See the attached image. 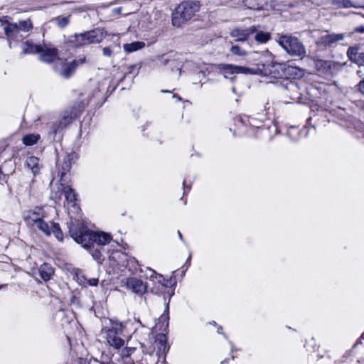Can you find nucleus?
Segmentation results:
<instances>
[{
  "mask_svg": "<svg viewBox=\"0 0 364 364\" xmlns=\"http://www.w3.org/2000/svg\"><path fill=\"white\" fill-rule=\"evenodd\" d=\"M200 4L197 0H186L179 4L172 14V23L179 27L189 21L196 12L199 11Z\"/></svg>",
  "mask_w": 364,
  "mask_h": 364,
  "instance_id": "obj_1",
  "label": "nucleus"
},
{
  "mask_svg": "<svg viewBox=\"0 0 364 364\" xmlns=\"http://www.w3.org/2000/svg\"><path fill=\"white\" fill-rule=\"evenodd\" d=\"M33 29V23L30 18L20 21L18 23L4 26L5 35L9 39L21 41L29 36Z\"/></svg>",
  "mask_w": 364,
  "mask_h": 364,
  "instance_id": "obj_2",
  "label": "nucleus"
},
{
  "mask_svg": "<svg viewBox=\"0 0 364 364\" xmlns=\"http://www.w3.org/2000/svg\"><path fill=\"white\" fill-rule=\"evenodd\" d=\"M104 38L102 30L97 28L70 36L69 41L75 47H81L91 43H100Z\"/></svg>",
  "mask_w": 364,
  "mask_h": 364,
  "instance_id": "obj_3",
  "label": "nucleus"
},
{
  "mask_svg": "<svg viewBox=\"0 0 364 364\" xmlns=\"http://www.w3.org/2000/svg\"><path fill=\"white\" fill-rule=\"evenodd\" d=\"M277 42L289 55L302 57L306 54L304 46L296 37L282 35L279 37Z\"/></svg>",
  "mask_w": 364,
  "mask_h": 364,
  "instance_id": "obj_4",
  "label": "nucleus"
},
{
  "mask_svg": "<svg viewBox=\"0 0 364 364\" xmlns=\"http://www.w3.org/2000/svg\"><path fill=\"white\" fill-rule=\"evenodd\" d=\"M68 232L70 237L78 244H81L83 247L85 243V235L90 233V230L82 222L77 220H70L67 223Z\"/></svg>",
  "mask_w": 364,
  "mask_h": 364,
  "instance_id": "obj_5",
  "label": "nucleus"
},
{
  "mask_svg": "<svg viewBox=\"0 0 364 364\" xmlns=\"http://www.w3.org/2000/svg\"><path fill=\"white\" fill-rule=\"evenodd\" d=\"M86 240L84 247H90L91 245H97V247L105 245L109 243L111 240V235L104 232H93L90 230V233L85 235Z\"/></svg>",
  "mask_w": 364,
  "mask_h": 364,
  "instance_id": "obj_6",
  "label": "nucleus"
},
{
  "mask_svg": "<svg viewBox=\"0 0 364 364\" xmlns=\"http://www.w3.org/2000/svg\"><path fill=\"white\" fill-rule=\"evenodd\" d=\"M46 217V212L42 207H36L33 210L25 211L23 218L28 226L36 225Z\"/></svg>",
  "mask_w": 364,
  "mask_h": 364,
  "instance_id": "obj_7",
  "label": "nucleus"
},
{
  "mask_svg": "<svg viewBox=\"0 0 364 364\" xmlns=\"http://www.w3.org/2000/svg\"><path fill=\"white\" fill-rule=\"evenodd\" d=\"M345 38L343 33H327L318 38L316 42L317 46L328 48L336 46Z\"/></svg>",
  "mask_w": 364,
  "mask_h": 364,
  "instance_id": "obj_8",
  "label": "nucleus"
},
{
  "mask_svg": "<svg viewBox=\"0 0 364 364\" xmlns=\"http://www.w3.org/2000/svg\"><path fill=\"white\" fill-rule=\"evenodd\" d=\"M218 68L220 70L223 71L225 74H245V75H256L257 70L254 68L247 67L239 66L232 64H220Z\"/></svg>",
  "mask_w": 364,
  "mask_h": 364,
  "instance_id": "obj_9",
  "label": "nucleus"
},
{
  "mask_svg": "<svg viewBox=\"0 0 364 364\" xmlns=\"http://www.w3.org/2000/svg\"><path fill=\"white\" fill-rule=\"evenodd\" d=\"M85 62V58L84 57L78 60L75 59L70 63H60V70H58V68H56V71L60 76L65 78H69L73 75L76 68L78 65L83 64Z\"/></svg>",
  "mask_w": 364,
  "mask_h": 364,
  "instance_id": "obj_10",
  "label": "nucleus"
},
{
  "mask_svg": "<svg viewBox=\"0 0 364 364\" xmlns=\"http://www.w3.org/2000/svg\"><path fill=\"white\" fill-rule=\"evenodd\" d=\"M125 286L128 289L137 294H143L146 291V285L142 280L135 277L127 278Z\"/></svg>",
  "mask_w": 364,
  "mask_h": 364,
  "instance_id": "obj_11",
  "label": "nucleus"
},
{
  "mask_svg": "<svg viewBox=\"0 0 364 364\" xmlns=\"http://www.w3.org/2000/svg\"><path fill=\"white\" fill-rule=\"evenodd\" d=\"M346 55L352 63L358 65V68L364 67V52H360L359 47H349L347 50Z\"/></svg>",
  "mask_w": 364,
  "mask_h": 364,
  "instance_id": "obj_12",
  "label": "nucleus"
},
{
  "mask_svg": "<svg viewBox=\"0 0 364 364\" xmlns=\"http://www.w3.org/2000/svg\"><path fill=\"white\" fill-rule=\"evenodd\" d=\"M106 338L109 346L118 349L124 346V341L118 336L117 328L112 327L106 331Z\"/></svg>",
  "mask_w": 364,
  "mask_h": 364,
  "instance_id": "obj_13",
  "label": "nucleus"
},
{
  "mask_svg": "<svg viewBox=\"0 0 364 364\" xmlns=\"http://www.w3.org/2000/svg\"><path fill=\"white\" fill-rule=\"evenodd\" d=\"M257 32V26H252L250 28L242 29V28H235L233 29L230 35L232 38H235L236 41L242 42L245 41L248 37Z\"/></svg>",
  "mask_w": 364,
  "mask_h": 364,
  "instance_id": "obj_14",
  "label": "nucleus"
},
{
  "mask_svg": "<svg viewBox=\"0 0 364 364\" xmlns=\"http://www.w3.org/2000/svg\"><path fill=\"white\" fill-rule=\"evenodd\" d=\"M62 194H64L66 200L70 203H73L75 205L76 199V194L74 190L69 186H65L63 187L62 190L60 191L55 193L53 196L52 194L51 197L55 199H60Z\"/></svg>",
  "mask_w": 364,
  "mask_h": 364,
  "instance_id": "obj_15",
  "label": "nucleus"
},
{
  "mask_svg": "<svg viewBox=\"0 0 364 364\" xmlns=\"http://www.w3.org/2000/svg\"><path fill=\"white\" fill-rule=\"evenodd\" d=\"M336 63L331 60H316L315 67L318 72L321 74H327L331 73V70L335 67Z\"/></svg>",
  "mask_w": 364,
  "mask_h": 364,
  "instance_id": "obj_16",
  "label": "nucleus"
},
{
  "mask_svg": "<svg viewBox=\"0 0 364 364\" xmlns=\"http://www.w3.org/2000/svg\"><path fill=\"white\" fill-rule=\"evenodd\" d=\"M39 53L41 61L50 63L56 59L58 52L56 48H43V51Z\"/></svg>",
  "mask_w": 364,
  "mask_h": 364,
  "instance_id": "obj_17",
  "label": "nucleus"
},
{
  "mask_svg": "<svg viewBox=\"0 0 364 364\" xmlns=\"http://www.w3.org/2000/svg\"><path fill=\"white\" fill-rule=\"evenodd\" d=\"M43 51V47L41 45L33 44L27 41L22 44V53L23 54L39 53Z\"/></svg>",
  "mask_w": 364,
  "mask_h": 364,
  "instance_id": "obj_18",
  "label": "nucleus"
},
{
  "mask_svg": "<svg viewBox=\"0 0 364 364\" xmlns=\"http://www.w3.org/2000/svg\"><path fill=\"white\" fill-rule=\"evenodd\" d=\"M38 273L41 278L45 282H47L52 278L54 274V269L50 264L43 263L38 268Z\"/></svg>",
  "mask_w": 364,
  "mask_h": 364,
  "instance_id": "obj_19",
  "label": "nucleus"
},
{
  "mask_svg": "<svg viewBox=\"0 0 364 364\" xmlns=\"http://www.w3.org/2000/svg\"><path fill=\"white\" fill-rule=\"evenodd\" d=\"M26 166L32 171L33 175H36L39 173V159L31 156L27 158L26 161Z\"/></svg>",
  "mask_w": 364,
  "mask_h": 364,
  "instance_id": "obj_20",
  "label": "nucleus"
},
{
  "mask_svg": "<svg viewBox=\"0 0 364 364\" xmlns=\"http://www.w3.org/2000/svg\"><path fill=\"white\" fill-rule=\"evenodd\" d=\"M73 112L71 109L65 110L60 115L58 121L61 124V125L65 128L67 127L68 125L72 123L73 122Z\"/></svg>",
  "mask_w": 364,
  "mask_h": 364,
  "instance_id": "obj_21",
  "label": "nucleus"
},
{
  "mask_svg": "<svg viewBox=\"0 0 364 364\" xmlns=\"http://www.w3.org/2000/svg\"><path fill=\"white\" fill-rule=\"evenodd\" d=\"M87 248L90 250V252L95 260H96L99 264H102L103 262L105 257L102 254L101 247L97 246L95 247V245H91Z\"/></svg>",
  "mask_w": 364,
  "mask_h": 364,
  "instance_id": "obj_22",
  "label": "nucleus"
},
{
  "mask_svg": "<svg viewBox=\"0 0 364 364\" xmlns=\"http://www.w3.org/2000/svg\"><path fill=\"white\" fill-rule=\"evenodd\" d=\"M169 301L166 304V307L164 314L160 316L159 318V323H162V326L160 327V330L161 329L162 326H164V331L168 328V321H169Z\"/></svg>",
  "mask_w": 364,
  "mask_h": 364,
  "instance_id": "obj_23",
  "label": "nucleus"
},
{
  "mask_svg": "<svg viewBox=\"0 0 364 364\" xmlns=\"http://www.w3.org/2000/svg\"><path fill=\"white\" fill-rule=\"evenodd\" d=\"M145 46L144 42L135 41L131 43H126L124 45V49L127 53L136 51L142 48Z\"/></svg>",
  "mask_w": 364,
  "mask_h": 364,
  "instance_id": "obj_24",
  "label": "nucleus"
},
{
  "mask_svg": "<svg viewBox=\"0 0 364 364\" xmlns=\"http://www.w3.org/2000/svg\"><path fill=\"white\" fill-rule=\"evenodd\" d=\"M255 33V40L259 43H265L271 38V33L269 32L258 31Z\"/></svg>",
  "mask_w": 364,
  "mask_h": 364,
  "instance_id": "obj_25",
  "label": "nucleus"
},
{
  "mask_svg": "<svg viewBox=\"0 0 364 364\" xmlns=\"http://www.w3.org/2000/svg\"><path fill=\"white\" fill-rule=\"evenodd\" d=\"M71 168V159L70 155H67L64 157L62 164H61V181L63 180V178L66 174V173Z\"/></svg>",
  "mask_w": 364,
  "mask_h": 364,
  "instance_id": "obj_26",
  "label": "nucleus"
},
{
  "mask_svg": "<svg viewBox=\"0 0 364 364\" xmlns=\"http://www.w3.org/2000/svg\"><path fill=\"white\" fill-rule=\"evenodd\" d=\"M36 226L46 235H51L52 223L48 224L42 219Z\"/></svg>",
  "mask_w": 364,
  "mask_h": 364,
  "instance_id": "obj_27",
  "label": "nucleus"
},
{
  "mask_svg": "<svg viewBox=\"0 0 364 364\" xmlns=\"http://www.w3.org/2000/svg\"><path fill=\"white\" fill-rule=\"evenodd\" d=\"M167 338L164 333H159L156 336V343L159 345L160 351H165L166 349Z\"/></svg>",
  "mask_w": 364,
  "mask_h": 364,
  "instance_id": "obj_28",
  "label": "nucleus"
},
{
  "mask_svg": "<svg viewBox=\"0 0 364 364\" xmlns=\"http://www.w3.org/2000/svg\"><path fill=\"white\" fill-rule=\"evenodd\" d=\"M39 139L40 136L38 134H28L23 137L22 141L26 146H32L36 144Z\"/></svg>",
  "mask_w": 364,
  "mask_h": 364,
  "instance_id": "obj_29",
  "label": "nucleus"
},
{
  "mask_svg": "<svg viewBox=\"0 0 364 364\" xmlns=\"http://www.w3.org/2000/svg\"><path fill=\"white\" fill-rule=\"evenodd\" d=\"M51 233H53L57 240L63 241V232L58 223H52Z\"/></svg>",
  "mask_w": 364,
  "mask_h": 364,
  "instance_id": "obj_30",
  "label": "nucleus"
},
{
  "mask_svg": "<svg viewBox=\"0 0 364 364\" xmlns=\"http://www.w3.org/2000/svg\"><path fill=\"white\" fill-rule=\"evenodd\" d=\"M63 129H64V127L58 120L51 124L49 134L54 137L59 131H61Z\"/></svg>",
  "mask_w": 364,
  "mask_h": 364,
  "instance_id": "obj_31",
  "label": "nucleus"
},
{
  "mask_svg": "<svg viewBox=\"0 0 364 364\" xmlns=\"http://www.w3.org/2000/svg\"><path fill=\"white\" fill-rule=\"evenodd\" d=\"M69 17L70 16H58L56 17L54 21L56 22V23L58 24V26L60 27V28H65L68 26V24L69 23Z\"/></svg>",
  "mask_w": 364,
  "mask_h": 364,
  "instance_id": "obj_32",
  "label": "nucleus"
},
{
  "mask_svg": "<svg viewBox=\"0 0 364 364\" xmlns=\"http://www.w3.org/2000/svg\"><path fill=\"white\" fill-rule=\"evenodd\" d=\"M230 51L232 54L238 55V56H245L247 55V52L242 49L239 46H232L230 48Z\"/></svg>",
  "mask_w": 364,
  "mask_h": 364,
  "instance_id": "obj_33",
  "label": "nucleus"
},
{
  "mask_svg": "<svg viewBox=\"0 0 364 364\" xmlns=\"http://www.w3.org/2000/svg\"><path fill=\"white\" fill-rule=\"evenodd\" d=\"M353 90L355 92L359 93L361 95H364V77L354 86Z\"/></svg>",
  "mask_w": 364,
  "mask_h": 364,
  "instance_id": "obj_34",
  "label": "nucleus"
},
{
  "mask_svg": "<svg viewBox=\"0 0 364 364\" xmlns=\"http://www.w3.org/2000/svg\"><path fill=\"white\" fill-rule=\"evenodd\" d=\"M159 61L163 65H166L168 63H171V65L172 66L176 64L175 60L170 59L166 55H163L161 56Z\"/></svg>",
  "mask_w": 364,
  "mask_h": 364,
  "instance_id": "obj_35",
  "label": "nucleus"
},
{
  "mask_svg": "<svg viewBox=\"0 0 364 364\" xmlns=\"http://www.w3.org/2000/svg\"><path fill=\"white\" fill-rule=\"evenodd\" d=\"M141 66H138L137 65H132L129 67V71L127 73H126L122 79L121 80H123L126 76L128 75V74H131V73H133L134 70H137L136 73L134 74V76L137 75L138 73H139V70L140 69Z\"/></svg>",
  "mask_w": 364,
  "mask_h": 364,
  "instance_id": "obj_36",
  "label": "nucleus"
},
{
  "mask_svg": "<svg viewBox=\"0 0 364 364\" xmlns=\"http://www.w3.org/2000/svg\"><path fill=\"white\" fill-rule=\"evenodd\" d=\"M135 348L126 347L122 350V355L128 357L134 351Z\"/></svg>",
  "mask_w": 364,
  "mask_h": 364,
  "instance_id": "obj_37",
  "label": "nucleus"
},
{
  "mask_svg": "<svg viewBox=\"0 0 364 364\" xmlns=\"http://www.w3.org/2000/svg\"><path fill=\"white\" fill-rule=\"evenodd\" d=\"M9 17L7 16H3L2 17H0V22L1 23V25L4 27L6 26L9 24H14V23H11L9 21Z\"/></svg>",
  "mask_w": 364,
  "mask_h": 364,
  "instance_id": "obj_38",
  "label": "nucleus"
},
{
  "mask_svg": "<svg viewBox=\"0 0 364 364\" xmlns=\"http://www.w3.org/2000/svg\"><path fill=\"white\" fill-rule=\"evenodd\" d=\"M98 279H96V278H92V279H90L87 280V284L90 285V286H93V287H96L97 286L98 284Z\"/></svg>",
  "mask_w": 364,
  "mask_h": 364,
  "instance_id": "obj_39",
  "label": "nucleus"
},
{
  "mask_svg": "<svg viewBox=\"0 0 364 364\" xmlns=\"http://www.w3.org/2000/svg\"><path fill=\"white\" fill-rule=\"evenodd\" d=\"M103 55L105 56H110L112 55V50L109 47H105L103 48Z\"/></svg>",
  "mask_w": 364,
  "mask_h": 364,
  "instance_id": "obj_40",
  "label": "nucleus"
},
{
  "mask_svg": "<svg viewBox=\"0 0 364 364\" xmlns=\"http://www.w3.org/2000/svg\"><path fill=\"white\" fill-rule=\"evenodd\" d=\"M356 75L361 80L364 77V71L362 68H358V70L356 71Z\"/></svg>",
  "mask_w": 364,
  "mask_h": 364,
  "instance_id": "obj_41",
  "label": "nucleus"
},
{
  "mask_svg": "<svg viewBox=\"0 0 364 364\" xmlns=\"http://www.w3.org/2000/svg\"><path fill=\"white\" fill-rule=\"evenodd\" d=\"M128 264H131L133 267L136 269V265H138V261L134 258H131L128 261Z\"/></svg>",
  "mask_w": 364,
  "mask_h": 364,
  "instance_id": "obj_42",
  "label": "nucleus"
},
{
  "mask_svg": "<svg viewBox=\"0 0 364 364\" xmlns=\"http://www.w3.org/2000/svg\"><path fill=\"white\" fill-rule=\"evenodd\" d=\"M354 32L355 33H364V26H360L354 28Z\"/></svg>",
  "mask_w": 364,
  "mask_h": 364,
  "instance_id": "obj_43",
  "label": "nucleus"
},
{
  "mask_svg": "<svg viewBox=\"0 0 364 364\" xmlns=\"http://www.w3.org/2000/svg\"><path fill=\"white\" fill-rule=\"evenodd\" d=\"M159 277H160V278H163V281L159 280V282H160V283H161V284H162L163 286H164V287H167L168 286V280L165 279L163 277V275H161V274H160V275H159Z\"/></svg>",
  "mask_w": 364,
  "mask_h": 364,
  "instance_id": "obj_44",
  "label": "nucleus"
},
{
  "mask_svg": "<svg viewBox=\"0 0 364 364\" xmlns=\"http://www.w3.org/2000/svg\"><path fill=\"white\" fill-rule=\"evenodd\" d=\"M89 364H105L104 363L99 362L97 360H94L93 361H90Z\"/></svg>",
  "mask_w": 364,
  "mask_h": 364,
  "instance_id": "obj_45",
  "label": "nucleus"
},
{
  "mask_svg": "<svg viewBox=\"0 0 364 364\" xmlns=\"http://www.w3.org/2000/svg\"><path fill=\"white\" fill-rule=\"evenodd\" d=\"M348 3L349 1H343V6L344 7H348Z\"/></svg>",
  "mask_w": 364,
  "mask_h": 364,
  "instance_id": "obj_46",
  "label": "nucleus"
},
{
  "mask_svg": "<svg viewBox=\"0 0 364 364\" xmlns=\"http://www.w3.org/2000/svg\"><path fill=\"white\" fill-rule=\"evenodd\" d=\"M178 235L179 238H180L181 240H183V235H182V234L181 233V232H180V231H178Z\"/></svg>",
  "mask_w": 364,
  "mask_h": 364,
  "instance_id": "obj_47",
  "label": "nucleus"
},
{
  "mask_svg": "<svg viewBox=\"0 0 364 364\" xmlns=\"http://www.w3.org/2000/svg\"><path fill=\"white\" fill-rule=\"evenodd\" d=\"M282 64H275V65H272V68H276V67H279V68H282Z\"/></svg>",
  "mask_w": 364,
  "mask_h": 364,
  "instance_id": "obj_48",
  "label": "nucleus"
},
{
  "mask_svg": "<svg viewBox=\"0 0 364 364\" xmlns=\"http://www.w3.org/2000/svg\"><path fill=\"white\" fill-rule=\"evenodd\" d=\"M149 270L151 271V272H152V274H151V276H150L151 277H152L154 276V274H156V272L154 270H153L151 269H149Z\"/></svg>",
  "mask_w": 364,
  "mask_h": 364,
  "instance_id": "obj_49",
  "label": "nucleus"
},
{
  "mask_svg": "<svg viewBox=\"0 0 364 364\" xmlns=\"http://www.w3.org/2000/svg\"><path fill=\"white\" fill-rule=\"evenodd\" d=\"M191 259V254H190V255H189V256H188V259H187L186 262H189V263H190Z\"/></svg>",
  "mask_w": 364,
  "mask_h": 364,
  "instance_id": "obj_50",
  "label": "nucleus"
},
{
  "mask_svg": "<svg viewBox=\"0 0 364 364\" xmlns=\"http://www.w3.org/2000/svg\"><path fill=\"white\" fill-rule=\"evenodd\" d=\"M173 97H176L178 101L181 100L180 97H176L175 95L173 96Z\"/></svg>",
  "mask_w": 364,
  "mask_h": 364,
  "instance_id": "obj_51",
  "label": "nucleus"
},
{
  "mask_svg": "<svg viewBox=\"0 0 364 364\" xmlns=\"http://www.w3.org/2000/svg\"><path fill=\"white\" fill-rule=\"evenodd\" d=\"M226 363H227V359H225L223 361H221V364H225Z\"/></svg>",
  "mask_w": 364,
  "mask_h": 364,
  "instance_id": "obj_52",
  "label": "nucleus"
},
{
  "mask_svg": "<svg viewBox=\"0 0 364 364\" xmlns=\"http://www.w3.org/2000/svg\"><path fill=\"white\" fill-rule=\"evenodd\" d=\"M221 328H222V327H221V326H220V327L218 328V333H220V329H221Z\"/></svg>",
  "mask_w": 364,
  "mask_h": 364,
  "instance_id": "obj_53",
  "label": "nucleus"
},
{
  "mask_svg": "<svg viewBox=\"0 0 364 364\" xmlns=\"http://www.w3.org/2000/svg\"><path fill=\"white\" fill-rule=\"evenodd\" d=\"M360 338L364 339V333L361 335Z\"/></svg>",
  "mask_w": 364,
  "mask_h": 364,
  "instance_id": "obj_54",
  "label": "nucleus"
}]
</instances>
